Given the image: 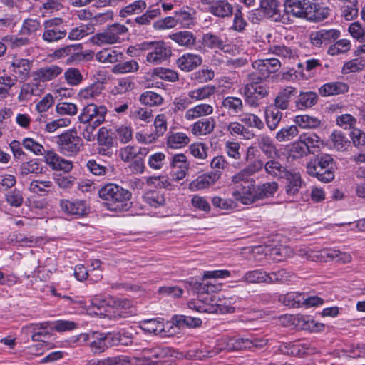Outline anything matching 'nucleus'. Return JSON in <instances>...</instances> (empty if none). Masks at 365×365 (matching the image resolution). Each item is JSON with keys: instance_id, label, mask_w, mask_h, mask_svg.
<instances>
[{"instance_id": "1", "label": "nucleus", "mask_w": 365, "mask_h": 365, "mask_svg": "<svg viewBox=\"0 0 365 365\" xmlns=\"http://www.w3.org/2000/svg\"><path fill=\"white\" fill-rule=\"evenodd\" d=\"M284 6L279 22L284 24L293 22L291 17L319 22L327 19L329 14L328 7L320 6L309 0H284Z\"/></svg>"}, {"instance_id": "2", "label": "nucleus", "mask_w": 365, "mask_h": 365, "mask_svg": "<svg viewBox=\"0 0 365 365\" xmlns=\"http://www.w3.org/2000/svg\"><path fill=\"white\" fill-rule=\"evenodd\" d=\"M98 196L105 201L108 210L122 212L128 209L131 192L115 183H108L100 188Z\"/></svg>"}, {"instance_id": "3", "label": "nucleus", "mask_w": 365, "mask_h": 365, "mask_svg": "<svg viewBox=\"0 0 365 365\" xmlns=\"http://www.w3.org/2000/svg\"><path fill=\"white\" fill-rule=\"evenodd\" d=\"M307 173L319 181L329 182L334 180L336 162L331 155L321 154L306 165Z\"/></svg>"}, {"instance_id": "4", "label": "nucleus", "mask_w": 365, "mask_h": 365, "mask_svg": "<svg viewBox=\"0 0 365 365\" xmlns=\"http://www.w3.org/2000/svg\"><path fill=\"white\" fill-rule=\"evenodd\" d=\"M138 50L147 51L146 62L157 66L168 61L172 48L163 41H144L137 45Z\"/></svg>"}, {"instance_id": "5", "label": "nucleus", "mask_w": 365, "mask_h": 365, "mask_svg": "<svg viewBox=\"0 0 365 365\" xmlns=\"http://www.w3.org/2000/svg\"><path fill=\"white\" fill-rule=\"evenodd\" d=\"M56 143L58 151L67 157L76 155L83 145V140L73 129L67 130L57 135Z\"/></svg>"}, {"instance_id": "6", "label": "nucleus", "mask_w": 365, "mask_h": 365, "mask_svg": "<svg viewBox=\"0 0 365 365\" xmlns=\"http://www.w3.org/2000/svg\"><path fill=\"white\" fill-rule=\"evenodd\" d=\"M279 7V2L277 0H261L259 8L249 12L248 19L253 24H258L264 18L279 22L282 14Z\"/></svg>"}, {"instance_id": "7", "label": "nucleus", "mask_w": 365, "mask_h": 365, "mask_svg": "<svg viewBox=\"0 0 365 365\" xmlns=\"http://www.w3.org/2000/svg\"><path fill=\"white\" fill-rule=\"evenodd\" d=\"M42 39L48 43L58 42L67 35L66 24L61 18H52L43 22Z\"/></svg>"}, {"instance_id": "8", "label": "nucleus", "mask_w": 365, "mask_h": 365, "mask_svg": "<svg viewBox=\"0 0 365 365\" xmlns=\"http://www.w3.org/2000/svg\"><path fill=\"white\" fill-rule=\"evenodd\" d=\"M128 28L123 24H113L103 31L96 34L91 37V42L98 46L114 44L120 42V36L128 32Z\"/></svg>"}, {"instance_id": "9", "label": "nucleus", "mask_w": 365, "mask_h": 365, "mask_svg": "<svg viewBox=\"0 0 365 365\" xmlns=\"http://www.w3.org/2000/svg\"><path fill=\"white\" fill-rule=\"evenodd\" d=\"M108 108L106 106L90 103L81 110L78 118L81 123H90L101 125L105 123Z\"/></svg>"}, {"instance_id": "10", "label": "nucleus", "mask_w": 365, "mask_h": 365, "mask_svg": "<svg viewBox=\"0 0 365 365\" xmlns=\"http://www.w3.org/2000/svg\"><path fill=\"white\" fill-rule=\"evenodd\" d=\"M232 196L236 202L245 205H250L258 200L255 180H252L247 185L240 184V186L234 187Z\"/></svg>"}, {"instance_id": "11", "label": "nucleus", "mask_w": 365, "mask_h": 365, "mask_svg": "<svg viewBox=\"0 0 365 365\" xmlns=\"http://www.w3.org/2000/svg\"><path fill=\"white\" fill-rule=\"evenodd\" d=\"M245 101L252 107L259 106V100L264 98L269 95V88L262 83L245 84L242 91Z\"/></svg>"}, {"instance_id": "12", "label": "nucleus", "mask_w": 365, "mask_h": 365, "mask_svg": "<svg viewBox=\"0 0 365 365\" xmlns=\"http://www.w3.org/2000/svg\"><path fill=\"white\" fill-rule=\"evenodd\" d=\"M60 207L65 214L73 216L76 218L85 216L89 212V207L86 202L78 199L61 200Z\"/></svg>"}, {"instance_id": "13", "label": "nucleus", "mask_w": 365, "mask_h": 365, "mask_svg": "<svg viewBox=\"0 0 365 365\" xmlns=\"http://www.w3.org/2000/svg\"><path fill=\"white\" fill-rule=\"evenodd\" d=\"M340 36L337 29H319L310 34L311 43L318 48L327 46L335 41Z\"/></svg>"}, {"instance_id": "14", "label": "nucleus", "mask_w": 365, "mask_h": 365, "mask_svg": "<svg viewBox=\"0 0 365 365\" xmlns=\"http://www.w3.org/2000/svg\"><path fill=\"white\" fill-rule=\"evenodd\" d=\"M96 140L98 145L101 146L98 153L101 155H108L107 150L114 146L116 143V137L111 128L103 126L98 130Z\"/></svg>"}, {"instance_id": "15", "label": "nucleus", "mask_w": 365, "mask_h": 365, "mask_svg": "<svg viewBox=\"0 0 365 365\" xmlns=\"http://www.w3.org/2000/svg\"><path fill=\"white\" fill-rule=\"evenodd\" d=\"M298 91L293 86H285L277 93L272 106L284 110L289 108L292 99L297 96Z\"/></svg>"}, {"instance_id": "16", "label": "nucleus", "mask_w": 365, "mask_h": 365, "mask_svg": "<svg viewBox=\"0 0 365 365\" xmlns=\"http://www.w3.org/2000/svg\"><path fill=\"white\" fill-rule=\"evenodd\" d=\"M45 162L53 170L70 172L73 168L72 162L59 156L53 150L47 151L45 154Z\"/></svg>"}, {"instance_id": "17", "label": "nucleus", "mask_w": 365, "mask_h": 365, "mask_svg": "<svg viewBox=\"0 0 365 365\" xmlns=\"http://www.w3.org/2000/svg\"><path fill=\"white\" fill-rule=\"evenodd\" d=\"M252 68L263 73L264 76L269 77L271 73H274L281 68V62L275 58L257 59L252 62Z\"/></svg>"}, {"instance_id": "18", "label": "nucleus", "mask_w": 365, "mask_h": 365, "mask_svg": "<svg viewBox=\"0 0 365 365\" xmlns=\"http://www.w3.org/2000/svg\"><path fill=\"white\" fill-rule=\"evenodd\" d=\"M63 71L62 68L57 65L42 67L33 73L34 80L47 82L55 79Z\"/></svg>"}, {"instance_id": "19", "label": "nucleus", "mask_w": 365, "mask_h": 365, "mask_svg": "<svg viewBox=\"0 0 365 365\" xmlns=\"http://www.w3.org/2000/svg\"><path fill=\"white\" fill-rule=\"evenodd\" d=\"M202 57L197 54L187 53L179 57L176 61L178 67L185 72H189L202 64Z\"/></svg>"}, {"instance_id": "20", "label": "nucleus", "mask_w": 365, "mask_h": 365, "mask_svg": "<svg viewBox=\"0 0 365 365\" xmlns=\"http://www.w3.org/2000/svg\"><path fill=\"white\" fill-rule=\"evenodd\" d=\"M169 38L178 46L192 49L197 44L195 35L189 31H180L169 35Z\"/></svg>"}, {"instance_id": "21", "label": "nucleus", "mask_w": 365, "mask_h": 365, "mask_svg": "<svg viewBox=\"0 0 365 365\" xmlns=\"http://www.w3.org/2000/svg\"><path fill=\"white\" fill-rule=\"evenodd\" d=\"M224 128L232 136L240 138L244 140H250L255 138V133L245 128L241 122L232 121L227 123Z\"/></svg>"}, {"instance_id": "22", "label": "nucleus", "mask_w": 365, "mask_h": 365, "mask_svg": "<svg viewBox=\"0 0 365 365\" xmlns=\"http://www.w3.org/2000/svg\"><path fill=\"white\" fill-rule=\"evenodd\" d=\"M215 123L213 118H202L192 125L191 133L195 136L210 134L215 128Z\"/></svg>"}, {"instance_id": "23", "label": "nucleus", "mask_w": 365, "mask_h": 365, "mask_svg": "<svg viewBox=\"0 0 365 365\" xmlns=\"http://www.w3.org/2000/svg\"><path fill=\"white\" fill-rule=\"evenodd\" d=\"M190 141L187 134L183 132H169L166 136V146L170 149H181Z\"/></svg>"}, {"instance_id": "24", "label": "nucleus", "mask_w": 365, "mask_h": 365, "mask_svg": "<svg viewBox=\"0 0 365 365\" xmlns=\"http://www.w3.org/2000/svg\"><path fill=\"white\" fill-rule=\"evenodd\" d=\"M348 84L341 81H332L324 83L319 89V92L322 96L343 94L348 92Z\"/></svg>"}, {"instance_id": "25", "label": "nucleus", "mask_w": 365, "mask_h": 365, "mask_svg": "<svg viewBox=\"0 0 365 365\" xmlns=\"http://www.w3.org/2000/svg\"><path fill=\"white\" fill-rule=\"evenodd\" d=\"M33 65V61L26 58L14 57L11 63L12 71L18 76L19 78L26 80L30 73Z\"/></svg>"}, {"instance_id": "26", "label": "nucleus", "mask_w": 365, "mask_h": 365, "mask_svg": "<svg viewBox=\"0 0 365 365\" xmlns=\"http://www.w3.org/2000/svg\"><path fill=\"white\" fill-rule=\"evenodd\" d=\"M214 108L208 103H200L186 110L185 118L191 121L212 114Z\"/></svg>"}, {"instance_id": "27", "label": "nucleus", "mask_w": 365, "mask_h": 365, "mask_svg": "<svg viewBox=\"0 0 365 365\" xmlns=\"http://www.w3.org/2000/svg\"><path fill=\"white\" fill-rule=\"evenodd\" d=\"M147 9L145 0H135L123 6L119 11V16L126 18L130 16H140Z\"/></svg>"}, {"instance_id": "28", "label": "nucleus", "mask_w": 365, "mask_h": 365, "mask_svg": "<svg viewBox=\"0 0 365 365\" xmlns=\"http://www.w3.org/2000/svg\"><path fill=\"white\" fill-rule=\"evenodd\" d=\"M283 113L280 109L269 105L264 110L265 122L270 130H274L282 120Z\"/></svg>"}, {"instance_id": "29", "label": "nucleus", "mask_w": 365, "mask_h": 365, "mask_svg": "<svg viewBox=\"0 0 365 365\" xmlns=\"http://www.w3.org/2000/svg\"><path fill=\"white\" fill-rule=\"evenodd\" d=\"M208 11L215 16L225 18L232 14L233 6L227 0H218L210 6Z\"/></svg>"}, {"instance_id": "30", "label": "nucleus", "mask_w": 365, "mask_h": 365, "mask_svg": "<svg viewBox=\"0 0 365 365\" xmlns=\"http://www.w3.org/2000/svg\"><path fill=\"white\" fill-rule=\"evenodd\" d=\"M103 90V86L101 84L98 83H92L81 88L78 92V96L81 101H93L101 96Z\"/></svg>"}, {"instance_id": "31", "label": "nucleus", "mask_w": 365, "mask_h": 365, "mask_svg": "<svg viewBox=\"0 0 365 365\" xmlns=\"http://www.w3.org/2000/svg\"><path fill=\"white\" fill-rule=\"evenodd\" d=\"M217 91V87L213 85H205L188 92L187 96L192 103L206 100L213 96Z\"/></svg>"}, {"instance_id": "32", "label": "nucleus", "mask_w": 365, "mask_h": 365, "mask_svg": "<svg viewBox=\"0 0 365 365\" xmlns=\"http://www.w3.org/2000/svg\"><path fill=\"white\" fill-rule=\"evenodd\" d=\"M283 178H285L287 180L285 191L288 195H294L299 192L302 183L299 173L288 170Z\"/></svg>"}, {"instance_id": "33", "label": "nucleus", "mask_w": 365, "mask_h": 365, "mask_svg": "<svg viewBox=\"0 0 365 365\" xmlns=\"http://www.w3.org/2000/svg\"><path fill=\"white\" fill-rule=\"evenodd\" d=\"M256 144L265 156L272 158L277 154V148L272 139L267 135H259Z\"/></svg>"}, {"instance_id": "34", "label": "nucleus", "mask_w": 365, "mask_h": 365, "mask_svg": "<svg viewBox=\"0 0 365 365\" xmlns=\"http://www.w3.org/2000/svg\"><path fill=\"white\" fill-rule=\"evenodd\" d=\"M222 108L232 115L242 113L244 108L242 100L235 96H227L222 99Z\"/></svg>"}, {"instance_id": "35", "label": "nucleus", "mask_w": 365, "mask_h": 365, "mask_svg": "<svg viewBox=\"0 0 365 365\" xmlns=\"http://www.w3.org/2000/svg\"><path fill=\"white\" fill-rule=\"evenodd\" d=\"M318 101V96L315 92H300L295 101L296 108L299 110H305L314 106Z\"/></svg>"}, {"instance_id": "36", "label": "nucleus", "mask_w": 365, "mask_h": 365, "mask_svg": "<svg viewBox=\"0 0 365 365\" xmlns=\"http://www.w3.org/2000/svg\"><path fill=\"white\" fill-rule=\"evenodd\" d=\"M264 168L267 175L277 179L283 178L288 171L285 166L274 159L267 160L264 163Z\"/></svg>"}, {"instance_id": "37", "label": "nucleus", "mask_w": 365, "mask_h": 365, "mask_svg": "<svg viewBox=\"0 0 365 365\" xmlns=\"http://www.w3.org/2000/svg\"><path fill=\"white\" fill-rule=\"evenodd\" d=\"M185 283L188 284L189 289L199 294L215 292L217 289V287L210 282H200L194 278L190 279V280L187 281Z\"/></svg>"}, {"instance_id": "38", "label": "nucleus", "mask_w": 365, "mask_h": 365, "mask_svg": "<svg viewBox=\"0 0 365 365\" xmlns=\"http://www.w3.org/2000/svg\"><path fill=\"white\" fill-rule=\"evenodd\" d=\"M240 120L248 129L251 128L262 130L264 128V123L255 113H245L240 115Z\"/></svg>"}, {"instance_id": "39", "label": "nucleus", "mask_w": 365, "mask_h": 365, "mask_svg": "<svg viewBox=\"0 0 365 365\" xmlns=\"http://www.w3.org/2000/svg\"><path fill=\"white\" fill-rule=\"evenodd\" d=\"M123 53L115 49H104L98 52L96 58L101 63H116L123 58Z\"/></svg>"}, {"instance_id": "40", "label": "nucleus", "mask_w": 365, "mask_h": 365, "mask_svg": "<svg viewBox=\"0 0 365 365\" xmlns=\"http://www.w3.org/2000/svg\"><path fill=\"white\" fill-rule=\"evenodd\" d=\"M143 202L148 205L158 208L165 205V198L163 194L156 190H149L143 195Z\"/></svg>"}, {"instance_id": "41", "label": "nucleus", "mask_w": 365, "mask_h": 365, "mask_svg": "<svg viewBox=\"0 0 365 365\" xmlns=\"http://www.w3.org/2000/svg\"><path fill=\"white\" fill-rule=\"evenodd\" d=\"M330 138L332 148L337 151L344 152L350 147V141L341 131L334 130Z\"/></svg>"}, {"instance_id": "42", "label": "nucleus", "mask_w": 365, "mask_h": 365, "mask_svg": "<svg viewBox=\"0 0 365 365\" xmlns=\"http://www.w3.org/2000/svg\"><path fill=\"white\" fill-rule=\"evenodd\" d=\"M303 293L291 292L279 297V302L289 307H302Z\"/></svg>"}, {"instance_id": "43", "label": "nucleus", "mask_w": 365, "mask_h": 365, "mask_svg": "<svg viewBox=\"0 0 365 365\" xmlns=\"http://www.w3.org/2000/svg\"><path fill=\"white\" fill-rule=\"evenodd\" d=\"M140 328L147 333L157 335L164 331V324L160 319H145L140 322Z\"/></svg>"}, {"instance_id": "44", "label": "nucleus", "mask_w": 365, "mask_h": 365, "mask_svg": "<svg viewBox=\"0 0 365 365\" xmlns=\"http://www.w3.org/2000/svg\"><path fill=\"white\" fill-rule=\"evenodd\" d=\"M145 11L136 16L134 19V23L139 26H145L150 24L151 21L158 17L161 14V11L159 8H153L150 6Z\"/></svg>"}, {"instance_id": "45", "label": "nucleus", "mask_w": 365, "mask_h": 365, "mask_svg": "<svg viewBox=\"0 0 365 365\" xmlns=\"http://www.w3.org/2000/svg\"><path fill=\"white\" fill-rule=\"evenodd\" d=\"M93 31L94 27L93 24H81L71 30L68 33V38L71 41H78L93 33Z\"/></svg>"}, {"instance_id": "46", "label": "nucleus", "mask_w": 365, "mask_h": 365, "mask_svg": "<svg viewBox=\"0 0 365 365\" xmlns=\"http://www.w3.org/2000/svg\"><path fill=\"white\" fill-rule=\"evenodd\" d=\"M277 189L278 184L276 182H267L256 185L258 200L273 196Z\"/></svg>"}, {"instance_id": "47", "label": "nucleus", "mask_w": 365, "mask_h": 365, "mask_svg": "<svg viewBox=\"0 0 365 365\" xmlns=\"http://www.w3.org/2000/svg\"><path fill=\"white\" fill-rule=\"evenodd\" d=\"M295 278L294 274L284 269L268 273L267 283H285L292 281Z\"/></svg>"}, {"instance_id": "48", "label": "nucleus", "mask_w": 365, "mask_h": 365, "mask_svg": "<svg viewBox=\"0 0 365 365\" xmlns=\"http://www.w3.org/2000/svg\"><path fill=\"white\" fill-rule=\"evenodd\" d=\"M294 121L297 125L304 129L316 128L321 124V120L319 118L308 115H297Z\"/></svg>"}, {"instance_id": "49", "label": "nucleus", "mask_w": 365, "mask_h": 365, "mask_svg": "<svg viewBox=\"0 0 365 365\" xmlns=\"http://www.w3.org/2000/svg\"><path fill=\"white\" fill-rule=\"evenodd\" d=\"M152 76L168 82H175L179 79L178 73L176 71L163 67L155 68L153 70Z\"/></svg>"}, {"instance_id": "50", "label": "nucleus", "mask_w": 365, "mask_h": 365, "mask_svg": "<svg viewBox=\"0 0 365 365\" xmlns=\"http://www.w3.org/2000/svg\"><path fill=\"white\" fill-rule=\"evenodd\" d=\"M38 90V86L35 83H25L20 89V93L18 96L19 102H27L31 100L33 96L36 95Z\"/></svg>"}, {"instance_id": "51", "label": "nucleus", "mask_w": 365, "mask_h": 365, "mask_svg": "<svg viewBox=\"0 0 365 365\" xmlns=\"http://www.w3.org/2000/svg\"><path fill=\"white\" fill-rule=\"evenodd\" d=\"M139 101L145 106H159L163 103V98L155 92L148 91L140 95Z\"/></svg>"}, {"instance_id": "52", "label": "nucleus", "mask_w": 365, "mask_h": 365, "mask_svg": "<svg viewBox=\"0 0 365 365\" xmlns=\"http://www.w3.org/2000/svg\"><path fill=\"white\" fill-rule=\"evenodd\" d=\"M202 43L205 47L211 49H223L225 46L222 39L219 36L212 33L204 34L202 38Z\"/></svg>"}, {"instance_id": "53", "label": "nucleus", "mask_w": 365, "mask_h": 365, "mask_svg": "<svg viewBox=\"0 0 365 365\" xmlns=\"http://www.w3.org/2000/svg\"><path fill=\"white\" fill-rule=\"evenodd\" d=\"M298 133L297 125L285 126L276 133L275 138L279 142L289 141L295 138Z\"/></svg>"}, {"instance_id": "54", "label": "nucleus", "mask_w": 365, "mask_h": 365, "mask_svg": "<svg viewBox=\"0 0 365 365\" xmlns=\"http://www.w3.org/2000/svg\"><path fill=\"white\" fill-rule=\"evenodd\" d=\"M139 65L135 60L120 62L113 68V73L115 74H122L130 72H135L138 70Z\"/></svg>"}, {"instance_id": "55", "label": "nucleus", "mask_w": 365, "mask_h": 365, "mask_svg": "<svg viewBox=\"0 0 365 365\" xmlns=\"http://www.w3.org/2000/svg\"><path fill=\"white\" fill-rule=\"evenodd\" d=\"M243 280L249 283H267L268 273L262 269L249 271L245 274Z\"/></svg>"}, {"instance_id": "56", "label": "nucleus", "mask_w": 365, "mask_h": 365, "mask_svg": "<svg viewBox=\"0 0 365 365\" xmlns=\"http://www.w3.org/2000/svg\"><path fill=\"white\" fill-rule=\"evenodd\" d=\"M130 118L135 123L143 121L148 123L152 121L153 115L151 110L145 108H139L130 112Z\"/></svg>"}, {"instance_id": "57", "label": "nucleus", "mask_w": 365, "mask_h": 365, "mask_svg": "<svg viewBox=\"0 0 365 365\" xmlns=\"http://www.w3.org/2000/svg\"><path fill=\"white\" fill-rule=\"evenodd\" d=\"M115 135L120 143L126 144L133 138V129L125 125H120L115 127Z\"/></svg>"}, {"instance_id": "58", "label": "nucleus", "mask_w": 365, "mask_h": 365, "mask_svg": "<svg viewBox=\"0 0 365 365\" xmlns=\"http://www.w3.org/2000/svg\"><path fill=\"white\" fill-rule=\"evenodd\" d=\"M269 53L279 56L282 58H292L295 56V52L288 46L284 45H273L268 48Z\"/></svg>"}, {"instance_id": "59", "label": "nucleus", "mask_w": 365, "mask_h": 365, "mask_svg": "<svg viewBox=\"0 0 365 365\" xmlns=\"http://www.w3.org/2000/svg\"><path fill=\"white\" fill-rule=\"evenodd\" d=\"M51 322H43L36 324H30L23 327V330L28 334H39L41 336L46 337L48 333L46 331L50 327Z\"/></svg>"}, {"instance_id": "60", "label": "nucleus", "mask_w": 365, "mask_h": 365, "mask_svg": "<svg viewBox=\"0 0 365 365\" xmlns=\"http://www.w3.org/2000/svg\"><path fill=\"white\" fill-rule=\"evenodd\" d=\"M40 21L37 19H26L23 21L20 32L23 35L30 36L41 29Z\"/></svg>"}, {"instance_id": "61", "label": "nucleus", "mask_w": 365, "mask_h": 365, "mask_svg": "<svg viewBox=\"0 0 365 365\" xmlns=\"http://www.w3.org/2000/svg\"><path fill=\"white\" fill-rule=\"evenodd\" d=\"M175 322L180 327L196 328L202 324V320L200 318L185 315L176 316Z\"/></svg>"}, {"instance_id": "62", "label": "nucleus", "mask_w": 365, "mask_h": 365, "mask_svg": "<svg viewBox=\"0 0 365 365\" xmlns=\"http://www.w3.org/2000/svg\"><path fill=\"white\" fill-rule=\"evenodd\" d=\"M350 48L351 43L349 40L341 39L331 45L328 48L327 53L331 56H336L349 51Z\"/></svg>"}, {"instance_id": "63", "label": "nucleus", "mask_w": 365, "mask_h": 365, "mask_svg": "<svg viewBox=\"0 0 365 365\" xmlns=\"http://www.w3.org/2000/svg\"><path fill=\"white\" fill-rule=\"evenodd\" d=\"M65 80L70 86L79 85L83 80V75L77 68H69L64 73Z\"/></svg>"}, {"instance_id": "64", "label": "nucleus", "mask_w": 365, "mask_h": 365, "mask_svg": "<svg viewBox=\"0 0 365 365\" xmlns=\"http://www.w3.org/2000/svg\"><path fill=\"white\" fill-rule=\"evenodd\" d=\"M310 153V150L307 148V145H305L304 143L299 139V140L293 143L289 150V157L297 159L307 155Z\"/></svg>"}]
</instances>
